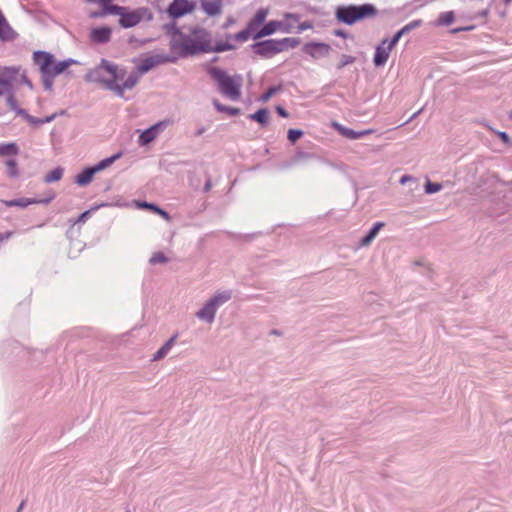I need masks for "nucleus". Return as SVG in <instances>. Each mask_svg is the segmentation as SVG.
Segmentation results:
<instances>
[{"label":"nucleus","instance_id":"11","mask_svg":"<svg viewBox=\"0 0 512 512\" xmlns=\"http://www.w3.org/2000/svg\"><path fill=\"white\" fill-rule=\"evenodd\" d=\"M175 60V57H171L164 54H156L153 56H149L142 59L140 63L137 65L136 70L132 71L130 74H137L139 80L141 75L147 73L154 67L168 62H174Z\"/></svg>","mask_w":512,"mask_h":512},{"label":"nucleus","instance_id":"40","mask_svg":"<svg viewBox=\"0 0 512 512\" xmlns=\"http://www.w3.org/2000/svg\"><path fill=\"white\" fill-rule=\"evenodd\" d=\"M235 23H236L235 18L232 17V16H229V17L226 18V20H225V22L223 24V28L227 29V28L233 26Z\"/></svg>","mask_w":512,"mask_h":512},{"label":"nucleus","instance_id":"21","mask_svg":"<svg viewBox=\"0 0 512 512\" xmlns=\"http://www.w3.org/2000/svg\"><path fill=\"white\" fill-rule=\"evenodd\" d=\"M336 18L340 22L352 24V6L339 7L336 12Z\"/></svg>","mask_w":512,"mask_h":512},{"label":"nucleus","instance_id":"53","mask_svg":"<svg viewBox=\"0 0 512 512\" xmlns=\"http://www.w3.org/2000/svg\"><path fill=\"white\" fill-rule=\"evenodd\" d=\"M204 132V129L199 130L198 135L202 134Z\"/></svg>","mask_w":512,"mask_h":512},{"label":"nucleus","instance_id":"31","mask_svg":"<svg viewBox=\"0 0 512 512\" xmlns=\"http://www.w3.org/2000/svg\"><path fill=\"white\" fill-rule=\"evenodd\" d=\"M454 13L452 11L441 13L438 17V23L441 25H449L454 21Z\"/></svg>","mask_w":512,"mask_h":512},{"label":"nucleus","instance_id":"14","mask_svg":"<svg viewBox=\"0 0 512 512\" xmlns=\"http://www.w3.org/2000/svg\"><path fill=\"white\" fill-rule=\"evenodd\" d=\"M200 8L208 17H218L222 14L223 0H200Z\"/></svg>","mask_w":512,"mask_h":512},{"label":"nucleus","instance_id":"12","mask_svg":"<svg viewBox=\"0 0 512 512\" xmlns=\"http://www.w3.org/2000/svg\"><path fill=\"white\" fill-rule=\"evenodd\" d=\"M121 157V153H117L109 158H106L99 162L97 165H95L92 168L85 169L76 177V183L80 186H85L89 184L93 176L96 172H99L107 167H109L115 160L119 159Z\"/></svg>","mask_w":512,"mask_h":512},{"label":"nucleus","instance_id":"54","mask_svg":"<svg viewBox=\"0 0 512 512\" xmlns=\"http://www.w3.org/2000/svg\"><path fill=\"white\" fill-rule=\"evenodd\" d=\"M510 118L512 119V111H511V114H510Z\"/></svg>","mask_w":512,"mask_h":512},{"label":"nucleus","instance_id":"42","mask_svg":"<svg viewBox=\"0 0 512 512\" xmlns=\"http://www.w3.org/2000/svg\"><path fill=\"white\" fill-rule=\"evenodd\" d=\"M312 28V24L310 22H302L298 25V31L302 32L304 30H308Z\"/></svg>","mask_w":512,"mask_h":512},{"label":"nucleus","instance_id":"10","mask_svg":"<svg viewBox=\"0 0 512 512\" xmlns=\"http://www.w3.org/2000/svg\"><path fill=\"white\" fill-rule=\"evenodd\" d=\"M197 3L194 0H173L167 7L166 12L169 18L179 19L194 13Z\"/></svg>","mask_w":512,"mask_h":512},{"label":"nucleus","instance_id":"51","mask_svg":"<svg viewBox=\"0 0 512 512\" xmlns=\"http://www.w3.org/2000/svg\"><path fill=\"white\" fill-rule=\"evenodd\" d=\"M52 118H53V116H52V117H48V118H46L45 120H39V121H37V123H45V122H49V121H51V120H52Z\"/></svg>","mask_w":512,"mask_h":512},{"label":"nucleus","instance_id":"43","mask_svg":"<svg viewBox=\"0 0 512 512\" xmlns=\"http://www.w3.org/2000/svg\"><path fill=\"white\" fill-rule=\"evenodd\" d=\"M276 111L281 117L287 118L289 116L288 112L281 106H277Z\"/></svg>","mask_w":512,"mask_h":512},{"label":"nucleus","instance_id":"22","mask_svg":"<svg viewBox=\"0 0 512 512\" xmlns=\"http://www.w3.org/2000/svg\"><path fill=\"white\" fill-rule=\"evenodd\" d=\"M383 226L384 223L382 222L375 223L372 229L369 231V233L364 238H362V240L360 241V245L368 246L374 240V238L377 236V234L379 233L380 229Z\"/></svg>","mask_w":512,"mask_h":512},{"label":"nucleus","instance_id":"19","mask_svg":"<svg viewBox=\"0 0 512 512\" xmlns=\"http://www.w3.org/2000/svg\"><path fill=\"white\" fill-rule=\"evenodd\" d=\"M216 310L217 308L213 305V303L208 301L204 307L197 312V317L201 320L212 322L215 317Z\"/></svg>","mask_w":512,"mask_h":512},{"label":"nucleus","instance_id":"18","mask_svg":"<svg viewBox=\"0 0 512 512\" xmlns=\"http://www.w3.org/2000/svg\"><path fill=\"white\" fill-rule=\"evenodd\" d=\"M376 9L370 4L354 6V22L365 18L373 17Z\"/></svg>","mask_w":512,"mask_h":512},{"label":"nucleus","instance_id":"38","mask_svg":"<svg viewBox=\"0 0 512 512\" xmlns=\"http://www.w3.org/2000/svg\"><path fill=\"white\" fill-rule=\"evenodd\" d=\"M441 189V184L428 182L426 184V192L427 193H435Z\"/></svg>","mask_w":512,"mask_h":512},{"label":"nucleus","instance_id":"35","mask_svg":"<svg viewBox=\"0 0 512 512\" xmlns=\"http://www.w3.org/2000/svg\"><path fill=\"white\" fill-rule=\"evenodd\" d=\"M7 104L11 110L18 111L19 113H21V110H18L17 101H16L14 95L11 93H9V95L7 97Z\"/></svg>","mask_w":512,"mask_h":512},{"label":"nucleus","instance_id":"16","mask_svg":"<svg viewBox=\"0 0 512 512\" xmlns=\"http://www.w3.org/2000/svg\"><path fill=\"white\" fill-rule=\"evenodd\" d=\"M163 126L164 123L160 122L143 131L139 137V143L141 145H147L152 142L158 136Z\"/></svg>","mask_w":512,"mask_h":512},{"label":"nucleus","instance_id":"48","mask_svg":"<svg viewBox=\"0 0 512 512\" xmlns=\"http://www.w3.org/2000/svg\"><path fill=\"white\" fill-rule=\"evenodd\" d=\"M334 35L340 36V37H343V38L347 37V34L344 31H342V30H335L334 31Z\"/></svg>","mask_w":512,"mask_h":512},{"label":"nucleus","instance_id":"1","mask_svg":"<svg viewBox=\"0 0 512 512\" xmlns=\"http://www.w3.org/2000/svg\"><path fill=\"white\" fill-rule=\"evenodd\" d=\"M88 76L92 81L100 83L119 97H124L125 91L133 89L138 83L137 74L126 76L125 69L104 59L90 71Z\"/></svg>","mask_w":512,"mask_h":512},{"label":"nucleus","instance_id":"37","mask_svg":"<svg viewBox=\"0 0 512 512\" xmlns=\"http://www.w3.org/2000/svg\"><path fill=\"white\" fill-rule=\"evenodd\" d=\"M234 48H235L234 45L226 42V43L217 44L215 48H212V51H227V50H232Z\"/></svg>","mask_w":512,"mask_h":512},{"label":"nucleus","instance_id":"23","mask_svg":"<svg viewBox=\"0 0 512 512\" xmlns=\"http://www.w3.org/2000/svg\"><path fill=\"white\" fill-rule=\"evenodd\" d=\"M177 335L172 336L154 355L153 360L157 361L162 359L166 356V354L171 350L173 347L175 341H176Z\"/></svg>","mask_w":512,"mask_h":512},{"label":"nucleus","instance_id":"46","mask_svg":"<svg viewBox=\"0 0 512 512\" xmlns=\"http://www.w3.org/2000/svg\"><path fill=\"white\" fill-rule=\"evenodd\" d=\"M140 206L148 208V209H150V210H152L154 212H155V208H158L157 206H155L153 204H150V203H146V202L142 203Z\"/></svg>","mask_w":512,"mask_h":512},{"label":"nucleus","instance_id":"34","mask_svg":"<svg viewBox=\"0 0 512 512\" xmlns=\"http://www.w3.org/2000/svg\"><path fill=\"white\" fill-rule=\"evenodd\" d=\"M167 261V257L162 252H155L150 258L152 264L166 263Z\"/></svg>","mask_w":512,"mask_h":512},{"label":"nucleus","instance_id":"47","mask_svg":"<svg viewBox=\"0 0 512 512\" xmlns=\"http://www.w3.org/2000/svg\"><path fill=\"white\" fill-rule=\"evenodd\" d=\"M140 206L148 208V209H150V210H152L154 212H155V208H158L157 206H155L153 204H150V203H146V202L142 203Z\"/></svg>","mask_w":512,"mask_h":512},{"label":"nucleus","instance_id":"3","mask_svg":"<svg viewBox=\"0 0 512 512\" xmlns=\"http://www.w3.org/2000/svg\"><path fill=\"white\" fill-rule=\"evenodd\" d=\"M35 64L39 67L40 72L44 78V84L47 89L52 87V79L63 73L70 67L74 61L64 60L57 62L55 57L44 51H37L33 55Z\"/></svg>","mask_w":512,"mask_h":512},{"label":"nucleus","instance_id":"24","mask_svg":"<svg viewBox=\"0 0 512 512\" xmlns=\"http://www.w3.org/2000/svg\"><path fill=\"white\" fill-rule=\"evenodd\" d=\"M249 118L263 126L267 125L269 121V111L265 108L259 109L255 113L249 115Z\"/></svg>","mask_w":512,"mask_h":512},{"label":"nucleus","instance_id":"20","mask_svg":"<svg viewBox=\"0 0 512 512\" xmlns=\"http://www.w3.org/2000/svg\"><path fill=\"white\" fill-rule=\"evenodd\" d=\"M49 201H50V199H47L44 202L48 203ZM2 202L7 207L17 206V207L24 208V207H27V206H29L31 204L41 203L42 201L41 200L28 199V198H21V199H18V200H2Z\"/></svg>","mask_w":512,"mask_h":512},{"label":"nucleus","instance_id":"26","mask_svg":"<svg viewBox=\"0 0 512 512\" xmlns=\"http://www.w3.org/2000/svg\"><path fill=\"white\" fill-rule=\"evenodd\" d=\"M213 105L217 109V111H219L221 113H226L230 116H235L240 113L239 108L225 106V105L221 104L218 100H213Z\"/></svg>","mask_w":512,"mask_h":512},{"label":"nucleus","instance_id":"41","mask_svg":"<svg viewBox=\"0 0 512 512\" xmlns=\"http://www.w3.org/2000/svg\"><path fill=\"white\" fill-rule=\"evenodd\" d=\"M12 235H13V232H12V231H8V232H5V233H0V245H1L4 241H6V240L10 239V238L12 237Z\"/></svg>","mask_w":512,"mask_h":512},{"label":"nucleus","instance_id":"39","mask_svg":"<svg viewBox=\"0 0 512 512\" xmlns=\"http://www.w3.org/2000/svg\"><path fill=\"white\" fill-rule=\"evenodd\" d=\"M277 89L275 87L269 88L262 96L261 101L266 102L268 101L275 93Z\"/></svg>","mask_w":512,"mask_h":512},{"label":"nucleus","instance_id":"33","mask_svg":"<svg viewBox=\"0 0 512 512\" xmlns=\"http://www.w3.org/2000/svg\"><path fill=\"white\" fill-rule=\"evenodd\" d=\"M303 136V131L298 129H289L287 138L291 143L297 142Z\"/></svg>","mask_w":512,"mask_h":512},{"label":"nucleus","instance_id":"6","mask_svg":"<svg viewBox=\"0 0 512 512\" xmlns=\"http://www.w3.org/2000/svg\"><path fill=\"white\" fill-rule=\"evenodd\" d=\"M24 84L32 88L31 82L20 68L0 67V96Z\"/></svg>","mask_w":512,"mask_h":512},{"label":"nucleus","instance_id":"17","mask_svg":"<svg viewBox=\"0 0 512 512\" xmlns=\"http://www.w3.org/2000/svg\"><path fill=\"white\" fill-rule=\"evenodd\" d=\"M112 30L109 27L94 28L90 32V38L96 43H106L111 38Z\"/></svg>","mask_w":512,"mask_h":512},{"label":"nucleus","instance_id":"8","mask_svg":"<svg viewBox=\"0 0 512 512\" xmlns=\"http://www.w3.org/2000/svg\"><path fill=\"white\" fill-rule=\"evenodd\" d=\"M269 14L268 8H260L256 11L254 16L249 20L247 27L231 36L229 39H232L239 43H244L249 40L250 37L253 38V35L261 29L264 25V22Z\"/></svg>","mask_w":512,"mask_h":512},{"label":"nucleus","instance_id":"5","mask_svg":"<svg viewBox=\"0 0 512 512\" xmlns=\"http://www.w3.org/2000/svg\"><path fill=\"white\" fill-rule=\"evenodd\" d=\"M298 44L299 41L295 38L269 39L255 43L252 48L255 54L264 58H271L287 48L296 47Z\"/></svg>","mask_w":512,"mask_h":512},{"label":"nucleus","instance_id":"36","mask_svg":"<svg viewBox=\"0 0 512 512\" xmlns=\"http://www.w3.org/2000/svg\"><path fill=\"white\" fill-rule=\"evenodd\" d=\"M332 126L337 129L342 135L346 137H352V130L346 129L336 122L332 123Z\"/></svg>","mask_w":512,"mask_h":512},{"label":"nucleus","instance_id":"2","mask_svg":"<svg viewBox=\"0 0 512 512\" xmlns=\"http://www.w3.org/2000/svg\"><path fill=\"white\" fill-rule=\"evenodd\" d=\"M172 52L180 57L212 51L211 41L203 30L194 31L192 35H184L176 30L171 38Z\"/></svg>","mask_w":512,"mask_h":512},{"label":"nucleus","instance_id":"29","mask_svg":"<svg viewBox=\"0 0 512 512\" xmlns=\"http://www.w3.org/2000/svg\"><path fill=\"white\" fill-rule=\"evenodd\" d=\"M63 168L61 167H57L55 169H53L50 173H48L44 180L46 183H52V182H56V181H59L62 176H63Z\"/></svg>","mask_w":512,"mask_h":512},{"label":"nucleus","instance_id":"30","mask_svg":"<svg viewBox=\"0 0 512 512\" xmlns=\"http://www.w3.org/2000/svg\"><path fill=\"white\" fill-rule=\"evenodd\" d=\"M6 166H7V174L9 177L15 178L19 175L16 160H14V159L7 160Z\"/></svg>","mask_w":512,"mask_h":512},{"label":"nucleus","instance_id":"50","mask_svg":"<svg viewBox=\"0 0 512 512\" xmlns=\"http://www.w3.org/2000/svg\"><path fill=\"white\" fill-rule=\"evenodd\" d=\"M363 135H364V133H363V132H355V131H354L353 137H354V139H356V138H359V137H361V136H363Z\"/></svg>","mask_w":512,"mask_h":512},{"label":"nucleus","instance_id":"32","mask_svg":"<svg viewBox=\"0 0 512 512\" xmlns=\"http://www.w3.org/2000/svg\"><path fill=\"white\" fill-rule=\"evenodd\" d=\"M284 18L286 20V21H284L285 22V26L290 27V32H292V30L294 29L295 24L298 23V21H299V17L296 14L286 13L284 15Z\"/></svg>","mask_w":512,"mask_h":512},{"label":"nucleus","instance_id":"25","mask_svg":"<svg viewBox=\"0 0 512 512\" xmlns=\"http://www.w3.org/2000/svg\"><path fill=\"white\" fill-rule=\"evenodd\" d=\"M12 30L3 14L0 12V38L7 40L12 37Z\"/></svg>","mask_w":512,"mask_h":512},{"label":"nucleus","instance_id":"7","mask_svg":"<svg viewBox=\"0 0 512 512\" xmlns=\"http://www.w3.org/2000/svg\"><path fill=\"white\" fill-rule=\"evenodd\" d=\"M113 9L119 15V24L123 28H131L139 24L143 19L151 20L153 18L150 10L145 7L132 11L120 6H115Z\"/></svg>","mask_w":512,"mask_h":512},{"label":"nucleus","instance_id":"9","mask_svg":"<svg viewBox=\"0 0 512 512\" xmlns=\"http://www.w3.org/2000/svg\"><path fill=\"white\" fill-rule=\"evenodd\" d=\"M405 29L406 28H403L402 30L397 32L390 41L385 39L377 46L373 58L375 66H383L387 62L391 50L398 43Z\"/></svg>","mask_w":512,"mask_h":512},{"label":"nucleus","instance_id":"45","mask_svg":"<svg viewBox=\"0 0 512 512\" xmlns=\"http://www.w3.org/2000/svg\"><path fill=\"white\" fill-rule=\"evenodd\" d=\"M89 214H90V211H89V210H88V211H85L84 213H82V214L79 216V218H78V221H77V222H84V221L88 218Z\"/></svg>","mask_w":512,"mask_h":512},{"label":"nucleus","instance_id":"27","mask_svg":"<svg viewBox=\"0 0 512 512\" xmlns=\"http://www.w3.org/2000/svg\"><path fill=\"white\" fill-rule=\"evenodd\" d=\"M231 298V293L228 291L217 293L213 298L209 301L213 303V305L218 308L225 302H227Z\"/></svg>","mask_w":512,"mask_h":512},{"label":"nucleus","instance_id":"4","mask_svg":"<svg viewBox=\"0 0 512 512\" xmlns=\"http://www.w3.org/2000/svg\"><path fill=\"white\" fill-rule=\"evenodd\" d=\"M210 76L218 82L219 91L231 100H238L241 96L242 77L229 76L217 67L208 70Z\"/></svg>","mask_w":512,"mask_h":512},{"label":"nucleus","instance_id":"49","mask_svg":"<svg viewBox=\"0 0 512 512\" xmlns=\"http://www.w3.org/2000/svg\"><path fill=\"white\" fill-rule=\"evenodd\" d=\"M499 135L502 138V140L508 141V135L505 132H501L499 133Z\"/></svg>","mask_w":512,"mask_h":512},{"label":"nucleus","instance_id":"52","mask_svg":"<svg viewBox=\"0 0 512 512\" xmlns=\"http://www.w3.org/2000/svg\"><path fill=\"white\" fill-rule=\"evenodd\" d=\"M23 507H24V502H22V503L20 504V506H19V508H18V512H19V511H21V510L23 509Z\"/></svg>","mask_w":512,"mask_h":512},{"label":"nucleus","instance_id":"15","mask_svg":"<svg viewBox=\"0 0 512 512\" xmlns=\"http://www.w3.org/2000/svg\"><path fill=\"white\" fill-rule=\"evenodd\" d=\"M303 51L314 59H320L328 56L330 52V46L325 43L311 42L304 45Z\"/></svg>","mask_w":512,"mask_h":512},{"label":"nucleus","instance_id":"13","mask_svg":"<svg viewBox=\"0 0 512 512\" xmlns=\"http://www.w3.org/2000/svg\"><path fill=\"white\" fill-rule=\"evenodd\" d=\"M276 32L290 33V27L285 26L284 21L271 20L265 23L261 29L253 35V39H261Z\"/></svg>","mask_w":512,"mask_h":512},{"label":"nucleus","instance_id":"28","mask_svg":"<svg viewBox=\"0 0 512 512\" xmlns=\"http://www.w3.org/2000/svg\"><path fill=\"white\" fill-rule=\"evenodd\" d=\"M19 149L15 143L0 144V156L17 155Z\"/></svg>","mask_w":512,"mask_h":512},{"label":"nucleus","instance_id":"44","mask_svg":"<svg viewBox=\"0 0 512 512\" xmlns=\"http://www.w3.org/2000/svg\"><path fill=\"white\" fill-rule=\"evenodd\" d=\"M155 212L158 213L160 216H162L166 220L170 219L168 213L166 211L162 210L161 208H155Z\"/></svg>","mask_w":512,"mask_h":512}]
</instances>
